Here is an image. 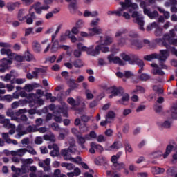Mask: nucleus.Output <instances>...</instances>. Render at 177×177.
Returning <instances> with one entry per match:
<instances>
[{
  "mask_svg": "<svg viewBox=\"0 0 177 177\" xmlns=\"http://www.w3.org/2000/svg\"><path fill=\"white\" fill-rule=\"evenodd\" d=\"M120 8H118L115 11H108L107 15H116V16H123L127 20L131 19V15L132 13L133 9H138V6L136 3H132L131 0H125L124 2H120Z\"/></svg>",
  "mask_w": 177,
  "mask_h": 177,
  "instance_id": "obj_1",
  "label": "nucleus"
},
{
  "mask_svg": "<svg viewBox=\"0 0 177 177\" xmlns=\"http://www.w3.org/2000/svg\"><path fill=\"white\" fill-rule=\"evenodd\" d=\"M138 33L131 31L125 37H122L118 41V45L119 46H125V45L133 46L136 49H141L143 48V45L138 39Z\"/></svg>",
  "mask_w": 177,
  "mask_h": 177,
  "instance_id": "obj_2",
  "label": "nucleus"
},
{
  "mask_svg": "<svg viewBox=\"0 0 177 177\" xmlns=\"http://www.w3.org/2000/svg\"><path fill=\"white\" fill-rule=\"evenodd\" d=\"M69 147L68 149H62L61 151V154L63 156L65 161H71V162H75V164H82V159L81 157H77L74 158L71 157V153H77V147H75V141L74 138H71L68 140Z\"/></svg>",
  "mask_w": 177,
  "mask_h": 177,
  "instance_id": "obj_3",
  "label": "nucleus"
},
{
  "mask_svg": "<svg viewBox=\"0 0 177 177\" xmlns=\"http://www.w3.org/2000/svg\"><path fill=\"white\" fill-rule=\"evenodd\" d=\"M77 46L80 50H82V52H86L87 55H90V56H97L101 52L103 53H107V52H109V48L107 46H103V45H101L98 44L97 46L91 45L89 47H86L82 44V43H78L77 44ZM95 48V49H94Z\"/></svg>",
  "mask_w": 177,
  "mask_h": 177,
  "instance_id": "obj_4",
  "label": "nucleus"
},
{
  "mask_svg": "<svg viewBox=\"0 0 177 177\" xmlns=\"http://www.w3.org/2000/svg\"><path fill=\"white\" fill-rule=\"evenodd\" d=\"M175 37V30H170L169 35H165L162 39H157L156 42L159 45H164L167 46V42H169L171 45H177V39H172Z\"/></svg>",
  "mask_w": 177,
  "mask_h": 177,
  "instance_id": "obj_5",
  "label": "nucleus"
},
{
  "mask_svg": "<svg viewBox=\"0 0 177 177\" xmlns=\"http://www.w3.org/2000/svg\"><path fill=\"white\" fill-rule=\"evenodd\" d=\"M168 56H169V53L167 50H161L160 55L157 53L151 54L149 55H145L144 57L145 60L147 62H151V60H154V59H158L160 62H165L167 59H168Z\"/></svg>",
  "mask_w": 177,
  "mask_h": 177,
  "instance_id": "obj_6",
  "label": "nucleus"
},
{
  "mask_svg": "<svg viewBox=\"0 0 177 177\" xmlns=\"http://www.w3.org/2000/svg\"><path fill=\"white\" fill-rule=\"evenodd\" d=\"M24 113H27V109H19L17 112H15V111L12 109H8L6 114L7 117H10L12 121H17V122H20V120H19L17 117H19L20 114H24Z\"/></svg>",
  "mask_w": 177,
  "mask_h": 177,
  "instance_id": "obj_7",
  "label": "nucleus"
},
{
  "mask_svg": "<svg viewBox=\"0 0 177 177\" xmlns=\"http://www.w3.org/2000/svg\"><path fill=\"white\" fill-rule=\"evenodd\" d=\"M0 46L3 48L0 50L1 55H6L8 60H10L14 53H12V50L6 48H12V45L9 44L8 43L0 42Z\"/></svg>",
  "mask_w": 177,
  "mask_h": 177,
  "instance_id": "obj_8",
  "label": "nucleus"
},
{
  "mask_svg": "<svg viewBox=\"0 0 177 177\" xmlns=\"http://www.w3.org/2000/svg\"><path fill=\"white\" fill-rule=\"evenodd\" d=\"M151 67H152L151 73L153 75H164L165 73L162 70H167L168 68L167 65H160L159 67L156 63H152Z\"/></svg>",
  "mask_w": 177,
  "mask_h": 177,
  "instance_id": "obj_9",
  "label": "nucleus"
},
{
  "mask_svg": "<svg viewBox=\"0 0 177 177\" xmlns=\"http://www.w3.org/2000/svg\"><path fill=\"white\" fill-rule=\"evenodd\" d=\"M17 135L15 136L17 139H20L21 136L24 135H27V133L30 132H35V129L32 127V126L28 127L26 131H23V125L19 124L17 129Z\"/></svg>",
  "mask_w": 177,
  "mask_h": 177,
  "instance_id": "obj_10",
  "label": "nucleus"
},
{
  "mask_svg": "<svg viewBox=\"0 0 177 177\" xmlns=\"http://www.w3.org/2000/svg\"><path fill=\"white\" fill-rule=\"evenodd\" d=\"M102 88L104 91H109V93H111L109 96L111 99L114 96H118V95H121V93H122V88H118L115 86L109 87L107 85H103Z\"/></svg>",
  "mask_w": 177,
  "mask_h": 177,
  "instance_id": "obj_11",
  "label": "nucleus"
},
{
  "mask_svg": "<svg viewBox=\"0 0 177 177\" xmlns=\"http://www.w3.org/2000/svg\"><path fill=\"white\" fill-rule=\"evenodd\" d=\"M132 17L134 19L135 23H137L140 26V30H145L143 26H145V21H143V17L139 14L138 12H133L132 14Z\"/></svg>",
  "mask_w": 177,
  "mask_h": 177,
  "instance_id": "obj_12",
  "label": "nucleus"
},
{
  "mask_svg": "<svg viewBox=\"0 0 177 177\" xmlns=\"http://www.w3.org/2000/svg\"><path fill=\"white\" fill-rule=\"evenodd\" d=\"M68 38L73 44H75V42L78 41L75 35H71V32H70V30H66L65 32L61 35L60 41H66V39H68Z\"/></svg>",
  "mask_w": 177,
  "mask_h": 177,
  "instance_id": "obj_13",
  "label": "nucleus"
},
{
  "mask_svg": "<svg viewBox=\"0 0 177 177\" xmlns=\"http://www.w3.org/2000/svg\"><path fill=\"white\" fill-rule=\"evenodd\" d=\"M146 6H147V4H146V2L142 1L140 3V7L144 9V14L147 15L148 17L151 19H156V17H158V12L157 11H154L153 12H150V10L146 9Z\"/></svg>",
  "mask_w": 177,
  "mask_h": 177,
  "instance_id": "obj_14",
  "label": "nucleus"
},
{
  "mask_svg": "<svg viewBox=\"0 0 177 177\" xmlns=\"http://www.w3.org/2000/svg\"><path fill=\"white\" fill-rule=\"evenodd\" d=\"M109 63H114L115 64H118L119 66H125V62L121 60V58L114 55H110L107 57Z\"/></svg>",
  "mask_w": 177,
  "mask_h": 177,
  "instance_id": "obj_15",
  "label": "nucleus"
},
{
  "mask_svg": "<svg viewBox=\"0 0 177 177\" xmlns=\"http://www.w3.org/2000/svg\"><path fill=\"white\" fill-rule=\"evenodd\" d=\"M32 9H35L36 13L41 15V13H42V10H48V9H49V6H41V3H35L29 10L31 12Z\"/></svg>",
  "mask_w": 177,
  "mask_h": 177,
  "instance_id": "obj_16",
  "label": "nucleus"
},
{
  "mask_svg": "<svg viewBox=\"0 0 177 177\" xmlns=\"http://www.w3.org/2000/svg\"><path fill=\"white\" fill-rule=\"evenodd\" d=\"M0 62L1 63L0 64V73H5L9 68V66L12 64V61L8 60L6 58H3Z\"/></svg>",
  "mask_w": 177,
  "mask_h": 177,
  "instance_id": "obj_17",
  "label": "nucleus"
},
{
  "mask_svg": "<svg viewBox=\"0 0 177 177\" xmlns=\"http://www.w3.org/2000/svg\"><path fill=\"white\" fill-rule=\"evenodd\" d=\"M90 147L91 148L89 149V153H91V154H95V149H97V151H98L99 153H102V151H103L104 150L103 147H102V145L99 144H97L96 142H91Z\"/></svg>",
  "mask_w": 177,
  "mask_h": 177,
  "instance_id": "obj_18",
  "label": "nucleus"
},
{
  "mask_svg": "<svg viewBox=\"0 0 177 177\" xmlns=\"http://www.w3.org/2000/svg\"><path fill=\"white\" fill-rule=\"evenodd\" d=\"M114 42V39L111 36H106L104 39L100 37V40L97 42L100 45H111Z\"/></svg>",
  "mask_w": 177,
  "mask_h": 177,
  "instance_id": "obj_19",
  "label": "nucleus"
},
{
  "mask_svg": "<svg viewBox=\"0 0 177 177\" xmlns=\"http://www.w3.org/2000/svg\"><path fill=\"white\" fill-rule=\"evenodd\" d=\"M48 148L50 150H52V149H53L50 153L51 157H57V156H59L60 153L59 151V147L56 144H53L52 145H50L48 146Z\"/></svg>",
  "mask_w": 177,
  "mask_h": 177,
  "instance_id": "obj_20",
  "label": "nucleus"
},
{
  "mask_svg": "<svg viewBox=\"0 0 177 177\" xmlns=\"http://www.w3.org/2000/svg\"><path fill=\"white\" fill-rule=\"evenodd\" d=\"M11 169L12 171H13V172H15V174L18 176H21L24 174H27V172H28V169H27V167L25 166H22L21 169L16 168V167L15 166H12Z\"/></svg>",
  "mask_w": 177,
  "mask_h": 177,
  "instance_id": "obj_21",
  "label": "nucleus"
},
{
  "mask_svg": "<svg viewBox=\"0 0 177 177\" xmlns=\"http://www.w3.org/2000/svg\"><path fill=\"white\" fill-rule=\"evenodd\" d=\"M37 171V167L35 166L30 167V177H49L48 175H44L42 171H39L37 172V176L35 174V171Z\"/></svg>",
  "mask_w": 177,
  "mask_h": 177,
  "instance_id": "obj_22",
  "label": "nucleus"
},
{
  "mask_svg": "<svg viewBox=\"0 0 177 177\" xmlns=\"http://www.w3.org/2000/svg\"><path fill=\"white\" fill-rule=\"evenodd\" d=\"M175 147H176V145L175 143L168 145L166 147L165 152L163 153V158H167L168 156L172 153V151L175 150Z\"/></svg>",
  "mask_w": 177,
  "mask_h": 177,
  "instance_id": "obj_23",
  "label": "nucleus"
},
{
  "mask_svg": "<svg viewBox=\"0 0 177 177\" xmlns=\"http://www.w3.org/2000/svg\"><path fill=\"white\" fill-rule=\"evenodd\" d=\"M120 57L124 62H129V64H135V61H133V59L135 58V56H129L128 54L123 53L120 55Z\"/></svg>",
  "mask_w": 177,
  "mask_h": 177,
  "instance_id": "obj_24",
  "label": "nucleus"
},
{
  "mask_svg": "<svg viewBox=\"0 0 177 177\" xmlns=\"http://www.w3.org/2000/svg\"><path fill=\"white\" fill-rule=\"evenodd\" d=\"M133 62H135V64H137L140 68L138 70V73L140 74L143 71V67H145V62L142 60L139 59V57L134 56Z\"/></svg>",
  "mask_w": 177,
  "mask_h": 177,
  "instance_id": "obj_25",
  "label": "nucleus"
},
{
  "mask_svg": "<svg viewBox=\"0 0 177 177\" xmlns=\"http://www.w3.org/2000/svg\"><path fill=\"white\" fill-rule=\"evenodd\" d=\"M42 73V69L40 68H35V71L32 72V74L28 73L26 75L28 80H32V78H37L40 73Z\"/></svg>",
  "mask_w": 177,
  "mask_h": 177,
  "instance_id": "obj_26",
  "label": "nucleus"
},
{
  "mask_svg": "<svg viewBox=\"0 0 177 177\" xmlns=\"http://www.w3.org/2000/svg\"><path fill=\"white\" fill-rule=\"evenodd\" d=\"M172 124V121L171 120H165L164 122H157L156 125L159 127V128H171V125Z\"/></svg>",
  "mask_w": 177,
  "mask_h": 177,
  "instance_id": "obj_27",
  "label": "nucleus"
},
{
  "mask_svg": "<svg viewBox=\"0 0 177 177\" xmlns=\"http://www.w3.org/2000/svg\"><path fill=\"white\" fill-rule=\"evenodd\" d=\"M88 31H90V32H89L90 36L96 35V34L97 35H99L100 34H102L103 29H102L100 27H95V28H88Z\"/></svg>",
  "mask_w": 177,
  "mask_h": 177,
  "instance_id": "obj_28",
  "label": "nucleus"
},
{
  "mask_svg": "<svg viewBox=\"0 0 177 177\" xmlns=\"http://www.w3.org/2000/svg\"><path fill=\"white\" fill-rule=\"evenodd\" d=\"M26 153H27L26 148H21L17 149V151H11L12 156H18L19 157H23V156H26Z\"/></svg>",
  "mask_w": 177,
  "mask_h": 177,
  "instance_id": "obj_29",
  "label": "nucleus"
},
{
  "mask_svg": "<svg viewBox=\"0 0 177 177\" xmlns=\"http://www.w3.org/2000/svg\"><path fill=\"white\" fill-rule=\"evenodd\" d=\"M0 124H3V127H13L10 123V120L5 118V115L0 113Z\"/></svg>",
  "mask_w": 177,
  "mask_h": 177,
  "instance_id": "obj_30",
  "label": "nucleus"
},
{
  "mask_svg": "<svg viewBox=\"0 0 177 177\" xmlns=\"http://www.w3.org/2000/svg\"><path fill=\"white\" fill-rule=\"evenodd\" d=\"M12 77H17V74H14L13 71H11L10 73H8L5 76H1V78L4 82H10L12 81Z\"/></svg>",
  "mask_w": 177,
  "mask_h": 177,
  "instance_id": "obj_31",
  "label": "nucleus"
},
{
  "mask_svg": "<svg viewBox=\"0 0 177 177\" xmlns=\"http://www.w3.org/2000/svg\"><path fill=\"white\" fill-rule=\"evenodd\" d=\"M150 157L151 158H160V157L164 158V153L162 152V149L154 151L153 152L151 153Z\"/></svg>",
  "mask_w": 177,
  "mask_h": 177,
  "instance_id": "obj_32",
  "label": "nucleus"
},
{
  "mask_svg": "<svg viewBox=\"0 0 177 177\" xmlns=\"http://www.w3.org/2000/svg\"><path fill=\"white\" fill-rule=\"evenodd\" d=\"M7 60H10L11 64H12L13 63V60H15L16 62H24V57L14 53L12 55V57H11V59H7Z\"/></svg>",
  "mask_w": 177,
  "mask_h": 177,
  "instance_id": "obj_33",
  "label": "nucleus"
},
{
  "mask_svg": "<svg viewBox=\"0 0 177 177\" xmlns=\"http://www.w3.org/2000/svg\"><path fill=\"white\" fill-rule=\"evenodd\" d=\"M170 113L171 118L173 120H177V102L172 105Z\"/></svg>",
  "mask_w": 177,
  "mask_h": 177,
  "instance_id": "obj_34",
  "label": "nucleus"
},
{
  "mask_svg": "<svg viewBox=\"0 0 177 177\" xmlns=\"http://www.w3.org/2000/svg\"><path fill=\"white\" fill-rule=\"evenodd\" d=\"M123 147L122 142H115L112 145H111L106 150H118V149H122Z\"/></svg>",
  "mask_w": 177,
  "mask_h": 177,
  "instance_id": "obj_35",
  "label": "nucleus"
},
{
  "mask_svg": "<svg viewBox=\"0 0 177 177\" xmlns=\"http://www.w3.org/2000/svg\"><path fill=\"white\" fill-rule=\"evenodd\" d=\"M32 48L36 53H41L42 51V47H41V44L39 42L35 41L32 42Z\"/></svg>",
  "mask_w": 177,
  "mask_h": 177,
  "instance_id": "obj_36",
  "label": "nucleus"
},
{
  "mask_svg": "<svg viewBox=\"0 0 177 177\" xmlns=\"http://www.w3.org/2000/svg\"><path fill=\"white\" fill-rule=\"evenodd\" d=\"M86 140L85 137L81 135H77V141L79 145H80L82 149H85V145H84Z\"/></svg>",
  "mask_w": 177,
  "mask_h": 177,
  "instance_id": "obj_37",
  "label": "nucleus"
},
{
  "mask_svg": "<svg viewBox=\"0 0 177 177\" xmlns=\"http://www.w3.org/2000/svg\"><path fill=\"white\" fill-rule=\"evenodd\" d=\"M24 60H26V62H32V60H35V58L32 54L30 53L29 50H26L24 56Z\"/></svg>",
  "mask_w": 177,
  "mask_h": 177,
  "instance_id": "obj_38",
  "label": "nucleus"
},
{
  "mask_svg": "<svg viewBox=\"0 0 177 177\" xmlns=\"http://www.w3.org/2000/svg\"><path fill=\"white\" fill-rule=\"evenodd\" d=\"M19 6H20V3H19V2L8 3V4H7L8 10L10 12H12V11L15 10V8H19Z\"/></svg>",
  "mask_w": 177,
  "mask_h": 177,
  "instance_id": "obj_39",
  "label": "nucleus"
},
{
  "mask_svg": "<svg viewBox=\"0 0 177 177\" xmlns=\"http://www.w3.org/2000/svg\"><path fill=\"white\" fill-rule=\"evenodd\" d=\"M97 15H99L97 13V11H88V10H86L84 11V17H96V16H97Z\"/></svg>",
  "mask_w": 177,
  "mask_h": 177,
  "instance_id": "obj_40",
  "label": "nucleus"
},
{
  "mask_svg": "<svg viewBox=\"0 0 177 177\" xmlns=\"http://www.w3.org/2000/svg\"><path fill=\"white\" fill-rule=\"evenodd\" d=\"M13 100V97L12 95H6L3 96H0V102H8V103H10Z\"/></svg>",
  "mask_w": 177,
  "mask_h": 177,
  "instance_id": "obj_41",
  "label": "nucleus"
},
{
  "mask_svg": "<svg viewBox=\"0 0 177 177\" xmlns=\"http://www.w3.org/2000/svg\"><path fill=\"white\" fill-rule=\"evenodd\" d=\"M151 172L153 175H158V174H164L165 172V169L160 167H153L151 169Z\"/></svg>",
  "mask_w": 177,
  "mask_h": 177,
  "instance_id": "obj_42",
  "label": "nucleus"
},
{
  "mask_svg": "<svg viewBox=\"0 0 177 177\" xmlns=\"http://www.w3.org/2000/svg\"><path fill=\"white\" fill-rule=\"evenodd\" d=\"M80 99H81L80 97H77V100L75 101V100H74L72 97L68 98L67 102L69 104H71V106H72L73 107L77 106V104H80Z\"/></svg>",
  "mask_w": 177,
  "mask_h": 177,
  "instance_id": "obj_43",
  "label": "nucleus"
},
{
  "mask_svg": "<svg viewBox=\"0 0 177 177\" xmlns=\"http://www.w3.org/2000/svg\"><path fill=\"white\" fill-rule=\"evenodd\" d=\"M129 100V95L125 93L123 95L122 99L118 101V102L120 104H127Z\"/></svg>",
  "mask_w": 177,
  "mask_h": 177,
  "instance_id": "obj_44",
  "label": "nucleus"
},
{
  "mask_svg": "<svg viewBox=\"0 0 177 177\" xmlns=\"http://www.w3.org/2000/svg\"><path fill=\"white\" fill-rule=\"evenodd\" d=\"M44 140H48L50 142H56V137H55V135L53 133L44 135Z\"/></svg>",
  "mask_w": 177,
  "mask_h": 177,
  "instance_id": "obj_45",
  "label": "nucleus"
},
{
  "mask_svg": "<svg viewBox=\"0 0 177 177\" xmlns=\"http://www.w3.org/2000/svg\"><path fill=\"white\" fill-rule=\"evenodd\" d=\"M61 167L66 168L68 171H73L74 169V165L73 163L62 162Z\"/></svg>",
  "mask_w": 177,
  "mask_h": 177,
  "instance_id": "obj_46",
  "label": "nucleus"
},
{
  "mask_svg": "<svg viewBox=\"0 0 177 177\" xmlns=\"http://www.w3.org/2000/svg\"><path fill=\"white\" fill-rule=\"evenodd\" d=\"M86 140H91V139H96L97 138V135L95 131H91L89 134L85 136Z\"/></svg>",
  "mask_w": 177,
  "mask_h": 177,
  "instance_id": "obj_47",
  "label": "nucleus"
},
{
  "mask_svg": "<svg viewBox=\"0 0 177 177\" xmlns=\"http://www.w3.org/2000/svg\"><path fill=\"white\" fill-rule=\"evenodd\" d=\"M26 15V10H20L18 12V20L19 21H23L24 20H26V17L24 16Z\"/></svg>",
  "mask_w": 177,
  "mask_h": 177,
  "instance_id": "obj_48",
  "label": "nucleus"
},
{
  "mask_svg": "<svg viewBox=\"0 0 177 177\" xmlns=\"http://www.w3.org/2000/svg\"><path fill=\"white\" fill-rule=\"evenodd\" d=\"M24 82H26V79L23 78H17L10 81L11 84H17L18 85H21V84H24Z\"/></svg>",
  "mask_w": 177,
  "mask_h": 177,
  "instance_id": "obj_49",
  "label": "nucleus"
},
{
  "mask_svg": "<svg viewBox=\"0 0 177 177\" xmlns=\"http://www.w3.org/2000/svg\"><path fill=\"white\" fill-rule=\"evenodd\" d=\"M29 15H30V17L26 19V23H27V24H32V23L34 21L32 20V19L35 18V14L34 13V12H31V10H29Z\"/></svg>",
  "mask_w": 177,
  "mask_h": 177,
  "instance_id": "obj_50",
  "label": "nucleus"
},
{
  "mask_svg": "<svg viewBox=\"0 0 177 177\" xmlns=\"http://www.w3.org/2000/svg\"><path fill=\"white\" fill-rule=\"evenodd\" d=\"M115 118V113L113 111H109L106 116V120L108 122H110L109 120H113Z\"/></svg>",
  "mask_w": 177,
  "mask_h": 177,
  "instance_id": "obj_51",
  "label": "nucleus"
},
{
  "mask_svg": "<svg viewBox=\"0 0 177 177\" xmlns=\"http://www.w3.org/2000/svg\"><path fill=\"white\" fill-rule=\"evenodd\" d=\"M68 85L71 88V89H75L78 86L77 83H75V80L71 79L68 81Z\"/></svg>",
  "mask_w": 177,
  "mask_h": 177,
  "instance_id": "obj_52",
  "label": "nucleus"
},
{
  "mask_svg": "<svg viewBox=\"0 0 177 177\" xmlns=\"http://www.w3.org/2000/svg\"><path fill=\"white\" fill-rule=\"evenodd\" d=\"M106 162V158L103 156H100L95 160V163L96 165H100V164H103V162Z\"/></svg>",
  "mask_w": 177,
  "mask_h": 177,
  "instance_id": "obj_53",
  "label": "nucleus"
},
{
  "mask_svg": "<svg viewBox=\"0 0 177 177\" xmlns=\"http://www.w3.org/2000/svg\"><path fill=\"white\" fill-rule=\"evenodd\" d=\"M26 153H29L32 156H37V151L32 148L31 146H28L26 148Z\"/></svg>",
  "mask_w": 177,
  "mask_h": 177,
  "instance_id": "obj_54",
  "label": "nucleus"
},
{
  "mask_svg": "<svg viewBox=\"0 0 177 177\" xmlns=\"http://www.w3.org/2000/svg\"><path fill=\"white\" fill-rule=\"evenodd\" d=\"M121 154H122V152H119L117 155H114L111 157V161L113 162V165L117 164V161L120 158Z\"/></svg>",
  "mask_w": 177,
  "mask_h": 177,
  "instance_id": "obj_55",
  "label": "nucleus"
},
{
  "mask_svg": "<svg viewBox=\"0 0 177 177\" xmlns=\"http://www.w3.org/2000/svg\"><path fill=\"white\" fill-rule=\"evenodd\" d=\"M39 166L44 168L45 172H50V171H52L50 166H45V165H44V162H39Z\"/></svg>",
  "mask_w": 177,
  "mask_h": 177,
  "instance_id": "obj_56",
  "label": "nucleus"
},
{
  "mask_svg": "<svg viewBox=\"0 0 177 177\" xmlns=\"http://www.w3.org/2000/svg\"><path fill=\"white\" fill-rule=\"evenodd\" d=\"M53 42V46L51 48V52H56V50H57L60 48V46H59V41H55Z\"/></svg>",
  "mask_w": 177,
  "mask_h": 177,
  "instance_id": "obj_57",
  "label": "nucleus"
},
{
  "mask_svg": "<svg viewBox=\"0 0 177 177\" xmlns=\"http://www.w3.org/2000/svg\"><path fill=\"white\" fill-rule=\"evenodd\" d=\"M127 32H128V30H127V29L119 30L115 32V37L116 38H118V37H121V35H124V34H127Z\"/></svg>",
  "mask_w": 177,
  "mask_h": 177,
  "instance_id": "obj_58",
  "label": "nucleus"
},
{
  "mask_svg": "<svg viewBox=\"0 0 177 177\" xmlns=\"http://www.w3.org/2000/svg\"><path fill=\"white\" fill-rule=\"evenodd\" d=\"M100 24V19L96 18L95 19H93L91 21V22L90 23V26L91 27H95L96 26H99Z\"/></svg>",
  "mask_w": 177,
  "mask_h": 177,
  "instance_id": "obj_59",
  "label": "nucleus"
},
{
  "mask_svg": "<svg viewBox=\"0 0 177 177\" xmlns=\"http://www.w3.org/2000/svg\"><path fill=\"white\" fill-rule=\"evenodd\" d=\"M70 32L71 35H77V34H80V30L77 26H73L70 30Z\"/></svg>",
  "mask_w": 177,
  "mask_h": 177,
  "instance_id": "obj_60",
  "label": "nucleus"
},
{
  "mask_svg": "<svg viewBox=\"0 0 177 177\" xmlns=\"http://www.w3.org/2000/svg\"><path fill=\"white\" fill-rule=\"evenodd\" d=\"M113 167L115 168V169H124L125 168V164L124 163H115V165H113Z\"/></svg>",
  "mask_w": 177,
  "mask_h": 177,
  "instance_id": "obj_61",
  "label": "nucleus"
},
{
  "mask_svg": "<svg viewBox=\"0 0 177 177\" xmlns=\"http://www.w3.org/2000/svg\"><path fill=\"white\" fill-rule=\"evenodd\" d=\"M140 80L141 81H147V80H150V75L147 73H142L140 76Z\"/></svg>",
  "mask_w": 177,
  "mask_h": 177,
  "instance_id": "obj_62",
  "label": "nucleus"
},
{
  "mask_svg": "<svg viewBox=\"0 0 177 177\" xmlns=\"http://www.w3.org/2000/svg\"><path fill=\"white\" fill-rule=\"evenodd\" d=\"M124 146L126 153H133V149H132V146L129 143H126Z\"/></svg>",
  "mask_w": 177,
  "mask_h": 177,
  "instance_id": "obj_63",
  "label": "nucleus"
},
{
  "mask_svg": "<svg viewBox=\"0 0 177 177\" xmlns=\"http://www.w3.org/2000/svg\"><path fill=\"white\" fill-rule=\"evenodd\" d=\"M34 85L32 84H26L25 86L24 87V89L26 92H31L32 91L34 90Z\"/></svg>",
  "mask_w": 177,
  "mask_h": 177,
  "instance_id": "obj_64",
  "label": "nucleus"
}]
</instances>
